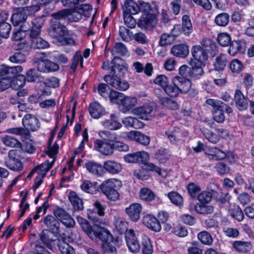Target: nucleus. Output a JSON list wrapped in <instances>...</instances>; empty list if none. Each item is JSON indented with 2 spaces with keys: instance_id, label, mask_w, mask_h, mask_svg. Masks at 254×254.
Wrapping results in <instances>:
<instances>
[{
  "instance_id": "f257e3e1",
  "label": "nucleus",
  "mask_w": 254,
  "mask_h": 254,
  "mask_svg": "<svg viewBox=\"0 0 254 254\" xmlns=\"http://www.w3.org/2000/svg\"><path fill=\"white\" fill-rule=\"evenodd\" d=\"M149 158L148 154L144 151L128 154L125 156V160L128 163H139L140 166L144 170L154 171L160 174L161 169L151 163H147Z\"/></svg>"
},
{
  "instance_id": "f03ea898",
  "label": "nucleus",
  "mask_w": 254,
  "mask_h": 254,
  "mask_svg": "<svg viewBox=\"0 0 254 254\" xmlns=\"http://www.w3.org/2000/svg\"><path fill=\"white\" fill-rule=\"evenodd\" d=\"M23 68L20 65L9 66L0 65V91L7 89L10 85L11 79L21 72Z\"/></svg>"
},
{
  "instance_id": "7ed1b4c3",
  "label": "nucleus",
  "mask_w": 254,
  "mask_h": 254,
  "mask_svg": "<svg viewBox=\"0 0 254 254\" xmlns=\"http://www.w3.org/2000/svg\"><path fill=\"white\" fill-rule=\"evenodd\" d=\"M206 102L208 105L212 107L213 119L218 123H222L225 120L224 110L228 114L231 113L233 112L232 109L229 105L220 100L208 99L206 100Z\"/></svg>"
},
{
  "instance_id": "20e7f679",
  "label": "nucleus",
  "mask_w": 254,
  "mask_h": 254,
  "mask_svg": "<svg viewBox=\"0 0 254 254\" xmlns=\"http://www.w3.org/2000/svg\"><path fill=\"white\" fill-rule=\"evenodd\" d=\"M54 19L55 20L52 22L49 34L57 41L62 43L64 41V37L67 34L68 31L66 27L61 23V20H63L62 18Z\"/></svg>"
},
{
  "instance_id": "39448f33",
  "label": "nucleus",
  "mask_w": 254,
  "mask_h": 254,
  "mask_svg": "<svg viewBox=\"0 0 254 254\" xmlns=\"http://www.w3.org/2000/svg\"><path fill=\"white\" fill-rule=\"evenodd\" d=\"M44 20L42 17H38L31 21L24 22L21 25V30L24 32H29V37L40 36L41 28L44 24Z\"/></svg>"
},
{
  "instance_id": "423d86ee",
  "label": "nucleus",
  "mask_w": 254,
  "mask_h": 254,
  "mask_svg": "<svg viewBox=\"0 0 254 254\" xmlns=\"http://www.w3.org/2000/svg\"><path fill=\"white\" fill-rule=\"evenodd\" d=\"M21 153V150L12 149L8 152V158L4 161L5 166L9 169L14 171L22 170L23 165L18 157Z\"/></svg>"
},
{
  "instance_id": "0eeeda50",
  "label": "nucleus",
  "mask_w": 254,
  "mask_h": 254,
  "mask_svg": "<svg viewBox=\"0 0 254 254\" xmlns=\"http://www.w3.org/2000/svg\"><path fill=\"white\" fill-rule=\"evenodd\" d=\"M95 237H89L92 240L99 239L102 242V244L113 242V236L110 232L107 229L99 227L97 225L93 226V229L91 231Z\"/></svg>"
},
{
  "instance_id": "6e6552de",
  "label": "nucleus",
  "mask_w": 254,
  "mask_h": 254,
  "mask_svg": "<svg viewBox=\"0 0 254 254\" xmlns=\"http://www.w3.org/2000/svg\"><path fill=\"white\" fill-rule=\"evenodd\" d=\"M180 24H176L171 30V34H162L159 40L160 45L161 46H166L171 44L175 40V37L180 34Z\"/></svg>"
},
{
  "instance_id": "1a4fd4ad",
  "label": "nucleus",
  "mask_w": 254,
  "mask_h": 254,
  "mask_svg": "<svg viewBox=\"0 0 254 254\" xmlns=\"http://www.w3.org/2000/svg\"><path fill=\"white\" fill-rule=\"evenodd\" d=\"M54 214L55 217L66 227L70 228L74 226V220L64 209L58 207L54 211Z\"/></svg>"
},
{
  "instance_id": "9d476101",
  "label": "nucleus",
  "mask_w": 254,
  "mask_h": 254,
  "mask_svg": "<svg viewBox=\"0 0 254 254\" xmlns=\"http://www.w3.org/2000/svg\"><path fill=\"white\" fill-rule=\"evenodd\" d=\"M153 111V106L152 105L147 103L133 109L131 113L141 119L148 120L151 117V113Z\"/></svg>"
},
{
  "instance_id": "9b49d317",
  "label": "nucleus",
  "mask_w": 254,
  "mask_h": 254,
  "mask_svg": "<svg viewBox=\"0 0 254 254\" xmlns=\"http://www.w3.org/2000/svg\"><path fill=\"white\" fill-rule=\"evenodd\" d=\"M54 18L67 19L71 22H77L82 18V16L78 11L75 10L72 13L69 9H64L52 14Z\"/></svg>"
},
{
  "instance_id": "f8f14e48",
  "label": "nucleus",
  "mask_w": 254,
  "mask_h": 254,
  "mask_svg": "<svg viewBox=\"0 0 254 254\" xmlns=\"http://www.w3.org/2000/svg\"><path fill=\"white\" fill-rule=\"evenodd\" d=\"M105 81L114 88L120 90H126L129 87V84L125 80H122L117 76L106 75L104 76Z\"/></svg>"
},
{
  "instance_id": "ddd939ff",
  "label": "nucleus",
  "mask_w": 254,
  "mask_h": 254,
  "mask_svg": "<svg viewBox=\"0 0 254 254\" xmlns=\"http://www.w3.org/2000/svg\"><path fill=\"white\" fill-rule=\"evenodd\" d=\"M105 81L114 88L120 90H126L129 87V84L125 80H122L117 76L106 75L104 76Z\"/></svg>"
},
{
  "instance_id": "4468645a",
  "label": "nucleus",
  "mask_w": 254,
  "mask_h": 254,
  "mask_svg": "<svg viewBox=\"0 0 254 254\" xmlns=\"http://www.w3.org/2000/svg\"><path fill=\"white\" fill-rule=\"evenodd\" d=\"M157 21L155 15L150 13H146L141 16L137 25L141 28H153L157 24Z\"/></svg>"
},
{
  "instance_id": "2eb2a0df",
  "label": "nucleus",
  "mask_w": 254,
  "mask_h": 254,
  "mask_svg": "<svg viewBox=\"0 0 254 254\" xmlns=\"http://www.w3.org/2000/svg\"><path fill=\"white\" fill-rule=\"evenodd\" d=\"M111 64V73L112 74V76H123L124 73L127 71L126 66L121 58L115 57L112 61Z\"/></svg>"
},
{
  "instance_id": "dca6fc26",
  "label": "nucleus",
  "mask_w": 254,
  "mask_h": 254,
  "mask_svg": "<svg viewBox=\"0 0 254 254\" xmlns=\"http://www.w3.org/2000/svg\"><path fill=\"white\" fill-rule=\"evenodd\" d=\"M126 240L129 250L132 253L139 251L140 246L135 236L133 230H129L126 233Z\"/></svg>"
},
{
  "instance_id": "f3484780",
  "label": "nucleus",
  "mask_w": 254,
  "mask_h": 254,
  "mask_svg": "<svg viewBox=\"0 0 254 254\" xmlns=\"http://www.w3.org/2000/svg\"><path fill=\"white\" fill-rule=\"evenodd\" d=\"M126 135L125 138L133 140L139 143L140 144L146 146L150 143V139L149 136L144 135L139 131H130L126 133Z\"/></svg>"
},
{
  "instance_id": "a211bd4d",
  "label": "nucleus",
  "mask_w": 254,
  "mask_h": 254,
  "mask_svg": "<svg viewBox=\"0 0 254 254\" xmlns=\"http://www.w3.org/2000/svg\"><path fill=\"white\" fill-rule=\"evenodd\" d=\"M173 82L177 86L180 92L187 93L190 89L191 82L187 78L176 76L173 78Z\"/></svg>"
},
{
  "instance_id": "6ab92c4d",
  "label": "nucleus",
  "mask_w": 254,
  "mask_h": 254,
  "mask_svg": "<svg viewBox=\"0 0 254 254\" xmlns=\"http://www.w3.org/2000/svg\"><path fill=\"white\" fill-rule=\"evenodd\" d=\"M141 210L142 206L138 203H133L125 209L126 213L130 219L134 222L139 219Z\"/></svg>"
},
{
  "instance_id": "aec40b11",
  "label": "nucleus",
  "mask_w": 254,
  "mask_h": 254,
  "mask_svg": "<svg viewBox=\"0 0 254 254\" xmlns=\"http://www.w3.org/2000/svg\"><path fill=\"white\" fill-rule=\"evenodd\" d=\"M143 224L148 228L159 232L161 229V226L158 220L153 215L147 214L143 218Z\"/></svg>"
},
{
  "instance_id": "412c9836",
  "label": "nucleus",
  "mask_w": 254,
  "mask_h": 254,
  "mask_svg": "<svg viewBox=\"0 0 254 254\" xmlns=\"http://www.w3.org/2000/svg\"><path fill=\"white\" fill-rule=\"evenodd\" d=\"M22 124L26 130L35 131L39 127L38 120L31 114L25 115L22 119Z\"/></svg>"
},
{
  "instance_id": "4be33fe9",
  "label": "nucleus",
  "mask_w": 254,
  "mask_h": 254,
  "mask_svg": "<svg viewBox=\"0 0 254 254\" xmlns=\"http://www.w3.org/2000/svg\"><path fill=\"white\" fill-rule=\"evenodd\" d=\"M191 52L194 59L199 62L200 64H202L208 59L206 51L200 46H193L191 48Z\"/></svg>"
},
{
  "instance_id": "5701e85b",
  "label": "nucleus",
  "mask_w": 254,
  "mask_h": 254,
  "mask_svg": "<svg viewBox=\"0 0 254 254\" xmlns=\"http://www.w3.org/2000/svg\"><path fill=\"white\" fill-rule=\"evenodd\" d=\"M95 148L106 155H111L113 153L112 143L105 142L101 140H96L94 142Z\"/></svg>"
},
{
  "instance_id": "b1692460",
  "label": "nucleus",
  "mask_w": 254,
  "mask_h": 254,
  "mask_svg": "<svg viewBox=\"0 0 254 254\" xmlns=\"http://www.w3.org/2000/svg\"><path fill=\"white\" fill-rule=\"evenodd\" d=\"M122 184L121 181L115 179H108L102 183L100 188L103 193H107L115 188H120Z\"/></svg>"
},
{
  "instance_id": "393cba45",
  "label": "nucleus",
  "mask_w": 254,
  "mask_h": 254,
  "mask_svg": "<svg viewBox=\"0 0 254 254\" xmlns=\"http://www.w3.org/2000/svg\"><path fill=\"white\" fill-rule=\"evenodd\" d=\"M59 68V66L58 64L47 59L40 62L38 64V70L44 72L55 71Z\"/></svg>"
},
{
  "instance_id": "a878e982",
  "label": "nucleus",
  "mask_w": 254,
  "mask_h": 254,
  "mask_svg": "<svg viewBox=\"0 0 254 254\" xmlns=\"http://www.w3.org/2000/svg\"><path fill=\"white\" fill-rule=\"evenodd\" d=\"M85 166L89 172L96 176L101 177L105 173L103 166L99 163L90 161L85 163Z\"/></svg>"
},
{
  "instance_id": "bb28decb",
  "label": "nucleus",
  "mask_w": 254,
  "mask_h": 254,
  "mask_svg": "<svg viewBox=\"0 0 254 254\" xmlns=\"http://www.w3.org/2000/svg\"><path fill=\"white\" fill-rule=\"evenodd\" d=\"M171 53L175 56L185 58L189 55V46L184 44L175 45L172 47Z\"/></svg>"
},
{
  "instance_id": "cd10ccee",
  "label": "nucleus",
  "mask_w": 254,
  "mask_h": 254,
  "mask_svg": "<svg viewBox=\"0 0 254 254\" xmlns=\"http://www.w3.org/2000/svg\"><path fill=\"white\" fill-rule=\"evenodd\" d=\"M205 154L209 160H222L226 157V153L217 147L208 148L205 151Z\"/></svg>"
},
{
  "instance_id": "c85d7f7f",
  "label": "nucleus",
  "mask_w": 254,
  "mask_h": 254,
  "mask_svg": "<svg viewBox=\"0 0 254 254\" xmlns=\"http://www.w3.org/2000/svg\"><path fill=\"white\" fill-rule=\"evenodd\" d=\"M44 223L52 233H58L60 223L55 216L47 215L44 218Z\"/></svg>"
},
{
  "instance_id": "c756f323",
  "label": "nucleus",
  "mask_w": 254,
  "mask_h": 254,
  "mask_svg": "<svg viewBox=\"0 0 254 254\" xmlns=\"http://www.w3.org/2000/svg\"><path fill=\"white\" fill-rule=\"evenodd\" d=\"M104 170L112 174H117L120 173L122 170V165L114 160H108L105 161L103 164Z\"/></svg>"
},
{
  "instance_id": "7c9ffc66",
  "label": "nucleus",
  "mask_w": 254,
  "mask_h": 254,
  "mask_svg": "<svg viewBox=\"0 0 254 254\" xmlns=\"http://www.w3.org/2000/svg\"><path fill=\"white\" fill-rule=\"evenodd\" d=\"M234 101L239 110H244L248 107L247 100L240 90L235 91Z\"/></svg>"
},
{
  "instance_id": "2f4dec72",
  "label": "nucleus",
  "mask_w": 254,
  "mask_h": 254,
  "mask_svg": "<svg viewBox=\"0 0 254 254\" xmlns=\"http://www.w3.org/2000/svg\"><path fill=\"white\" fill-rule=\"evenodd\" d=\"M123 13L136 14L139 12L138 4L132 0H126L122 5Z\"/></svg>"
},
{
  "instance_id": "473e14b6",
  "label": "nucleus",
  "mask_w": 254,
  "mask_h": 254,
  "mask_svg": "<svg viewBox=\"0 0 254 254\" xmlns=\"http://www.w3.org/2000/svg\"><path fill=\"white\" fill-rule=\"evenodd\" d=\"M102 125L105 128L110 130H117L120 129L122 126V124L117 120L115 115L113 114L110 115L109 119L103 121Z\"/></svg>"
},
{
  "instance_id": "72a5a7b5",
  "label": "nucleus",
  "mask_w": 254,
  "mask_h": 254,
  "mask_svg": "<svg viewBox=\"0 0 254 254\" xmlns=\"http://www.w3.org/2000/svg\"><path fill=\"white\" fill-rule=\"evenodd\" d=\"M181 31L186 36H189L192 32L193 27L189 15L185 14L182 17Z\"/></svg>"
},
{
  "instance_id": "f704fd0d",
  "label": "nucleus",
  "mask_w": 254,
  "mask_h": 254,
  "mask_svg": "<svg viewBox=\"0 0 254 254\" xmlns=\"http://www.w3.org/2000/svg\"><path fill=\"white\" fill-rule=\"evenodd\" d=\"M29 37L30 39L31 46L33 49H45L49 46L48 42L42 38L40 36Z\"/></svg>"
},
{
  "instance_id": "c9c22d12",
  "label": "nucleus",
  "mask_w": 254,
  "mask_h": 254,
  "mask_svg": "<svg viewBox=\"0 0 254 254\" xmlns=\"http://www.w3.org/2000/svg\"><path fill=\"white\" fill-rule=\"evenodd\" d=\"M89 111L93 118L97 119L104 114L105 111L100 104L97 102H94L90 104Z\"/></svg>"
},
{
  "instance_id": "e433bc0d",
  "label": "nucleus",
  "mask_w": 254,
  "mask_h": 254,
  "mask_svg": "<svg viewBox=\"0 0 254 254\" xmlns=\"http://www.w3.org/2000/svg\"><path fill=\"white\" fill-rule=\"evenodd\" d=\"M123 124L128 127L138 129L143 127V123L138 119L132 117H127L123 121Z\"/></svg>"
},
{
  "instance_id": "4c0bfd02",
  "label": "nucleus",
  "mask_w": 254,
  "mask_h": 254,
  "mask_svg": "<svg viewBox=\"0 0 254 254\" xmlns=\"http://www.w3.org/2000/svg\"><path fill=\"white\" fill-rule=\"evenodd\" d=\"M120 105L123 107L124 112H126L132 109L137 104V99L135 97L126 96L125 95Z\"/></svg>"
},
{
  "instance_id": "58836bf2",
  "label": "nucleus",
  "mask_w": 254,
  "mask_h": 254,
  "mask_svg": "<svg viewBox=\"0 0 254 254\" xmlns=\"http://www.w3.org/2000/svg\"><path fill=\"white\" fill-rule=\"evenodd\" d=\"M68 198L74 210L78 211L83 208L82 200L75 192H70L68 196Z\"/></svg>"
},
{
  "instance_id": "ea45409f",
  "label": "nucleus",
  "mask_w": 254,
  "mask_h": 254,
  "mask_svg": "<svg viewBox=\"0 0 254 254\" xmlns=\"http://www.w3.org/2000/svg\"><path fill=\"white\" fill-rule=\"evenodd\" d=\"M51 233L48 230H44L40 235V240L50 249H52L57 240H53L50 238Z\"/></svg>"
},
{
  "instance_id": "a19ab883",
  "label": "nucleus",
  "mask_w": 254,
  "mask_h": 254,
  "mask_svg": "<svg viewBox=\"0 0 254 254\" xmlns=\"http://www.w3.org/2000/svg\"><path fill=\"white\" fill-rule=\"evenodd\" d=\"M193 205L194 210L198 213L201 214H210L214 211V207L212 205H206L205 203H196V204H191Z\"/></svg>"
},
{
  "instance_id": "79ce46f5",
  "label": "nucleus",
  "mask_w": 254,
  "mask_h": 254,
  "mask_svg": "<svg viewBox=\"0 0 254 254\" xmlns=\"http://www.w3.org/2000/svg\"><path fill=\"white\" fill-rule=\"evenodd\" d=\"M27 13L24 11L22 8L17 12L14 13L12 14L11 17V20L14 25H17L20 23L26 22L25 20L27 18Z\"/></svg>"
},
{
  "instance_id": "37998d69",
  "label": "nucleus",
  "mask_w": 254,
  "mask_h": 254,
  "mask_svg": "<svg viewBox=\"0 0 254 254\" xmlns=\"http://www.w3.org/2000/svg\"><path fill=\"white\" fill-rule=\"evenodd\" d=\"M77 220L82 230L89 236V237H95L94 234L91 232L93 229V226L92 227L88 221L79 216L77 217Z\"/></svg>"
},
{
  "instance_id": "c03bdc74",
  "label": "nucleus",
  "mask_w": 254,
  "mask_h": 254,
  "mask_svg": "<svg viewBox=\"0 0 254 254\" xmlns=\"http://www.w3.org/2000/svg\"><path fill=\"white\" fill-rule=\"evenodd\" d=\"M233 246L236 251L241 253L248 252L252 248V245L250 242L240 241L234 242Z\"/></svg>"
},
{
  "instance_id": "a18cd8bd",
  "label": "nucleus",
  "mask_w": 254,
  "mask_h": 254,
  "mask_svg": "<svg viewBox=\"0 0 254 254\" xmlns=\"http://www.w3.org/2000/svg\"><path fill=\"white\" fill-rule=\"evenodd\" d=\"M62 254H74V250L68 244L65 242L63 239H57L56 243Z\"/></svg>"
},
{
  "instance_id": "49530a36",
  "label": "nucleus",
  "mask_w": 254,
  "mask_h": 254,
  "mask_svg": "<svg viewBox=\"0 0 254 254\" xmlns=\"http://www.w3.org/2000/svg\"><path fill=\"white\" fill-rule=\"evenodd\" d=\"M190 64L192 67L190 68V77L192 79H197L200 78L204 74V71L201 67V65H193L192 62H190Z\"/></svg>"
},
{
  "instance_id": "de8ad7c7",
  "label": "nucleus",
  "mask_w": 254,
  "mask_h": 254,
  "mask_svg": "<svg viewBox=\"0 0 254 254\" xmlns=\"http://www.w3.org/2000/svg\"><path fill=\"white\" fill-rule=\"evenodd\" d=\"M26 79L28 82H42L44 78L36 69H30L26 72Z\"/></svg>"
},
{
  "instance_id": "09e8293b",
  "label": "nucleus",
  "mask_w": 254,
  "mask_h": 254,
  "mask_svg": "<svg viewBox=\"0 0 254 254\" xmlns=\"http://www.w3.org/2000/svg\"><path fill=\"white\" fill-rule=\"evenodd\" d=\"M3 143L7 146L20 148L22 147L21 143L15 138L10 135H5L1 138Z\"/></svg>"
},
{
  "instance_id": "8fccbe9b",
  "label": "nucleus",
  "mask_w": 254,
  "mask_h": 254,
  "mask_svg": "<svg viewBox=\"0 0 254 254\" xmlns=\"http://www.w3.org/2000/svg\"><path fill=\"white\" fill-rule=\"evenodd\" d=\"M42 5L43 4L39 2V0H33L30 5L25 6L23 9L27 15H32L38 11Z\"/></svg>"
},
{
  "instance_id": "3c124183",
  "label": "nucleus",
  "mask_w": 254,
  "mask_h": 254,
  "mask_svg": "<svg viewBox=\"0 0 254 254\" xmlns=\"http://www.w3.org/2000/svg\"><path fill=\"white\" fill-rule=\"evenodd\" d=\"M142 252L143 254H151L153 252V246L150 239L146 236L142 239Z\"/></svg>"
},
{
  "instance_id": "603ef678",
  "label": "nucleus",
  "mask_w": 254,
  "mask_h": 254,
  "mask_svg": "<svg viewBox=\"0 0 254 254\" xmlns=\"http://www.w3.org/2000/svg\"><path fill=\"white\" fill-rule=\"evenodd\" d=\"M55 161V159H53L51 162L48 161H45L44 163L41 164L40 165L37 166L33 169V171H37L39 174L43 173H46L50 169L53 167Z\"/></svg>"
},
{
  "instance_id": "864d4df0",
  "label": "nucleus",
  "mask_w": 254,
  "mask_h": 254,
  "mask_svg": "<svg viewBox=\"0 0 254 254\" xmlns=\"http://www.w3.org/2000/svg\"><path fill=\"white\" fill-rule=\"evenodd\" d=\"M226 63L227 59L225 55L220 54L216 58L213 64L214 69L218 71L223 70L226 66Z\"/></svg>"
},
{
  "instance_id": "5fc2aeb1",
  "label": "nucleus",
  "mask_w": 254,
  "mask_h": 254,
  "mask_svg": "<svg viewBox=\"0 0 254 254\" xmlns=\"http://www.w3.org/2000/svg\"><path fill=\"white\" fill-rule=\"evenodd\" d=\"M167 196L171 202L176 206H181L183 205L182 196L176 191H171L168 193Z\"/></svg>"
},
{
  "instance_id": "6e6d98bb",
  "label": "nucleus",
  "mask_w": 254,
  "mask_h": 254,
  "mask_svg": "<svg viewBox=\"0 0 254 254\" xmlns=\"http://www.w3.org/2000/svg\"><path fill=\"white\" fill-rule=\"evenodd\" d=\"M80 188L83 191L90 194L95 193L97 191L96 184L88 180L84 181L81 185Z\"/></svg>"
},
{
  "instance_id": "4d7b16f0",
  "label": "nucleus",
  "mask_w": 254,
  "mask_h": 254,
  "mask_svg": "<svg viewBox=\"0 0 254 254\" xmlns=\"http://www.w3.org/2000/svg\"><path fill=\"white\" fill-rule=\"evenodd\" d=\"M139 196L143 200L150 201L154 199L155 194L151 190L144 188L140 190Z\"/></svg>"
},
{
  "instance_id": "13d9d810",
  "label": "nucleus",
  "mask_w": 254,
  "mask_h": 254,
  "mask_svg": "<svg viewBox=\"0 0 254 254\" xmlns=\"http://www.w3.org/2000/svg\"><path fill=\"white\" fill-rule=\"evenodd\" d=\"M201 44L206 51H211L215 54L216 51V46L215 43L209 38H204L201 42Z\"/></svg>"
},
{
  "instance_id": "bf43d9fd",
  "label": "nucleus",
  "mask_w": 254,
  "mask_h": 254,
  "mask_svg": "<svg viewBox=\"0 0 254 254\" xmlns=\"http://www.w3.org/2000/svg\"><path fill=\"white\" fill-rule=\"evenodd\" d=\"M11 29V25L4 20L0 21V36L4 38L9 37Z\"/></svg>"
},
{
  "instance_id": "052dcab7",
  "label": "nucleus",
  "mask_w": 254,
  "mask_h": 254,
  "mask_svg": "<svg viewBox=\"0 0 254 254\" xmlns=\"http://www.w3.org/2000/svg\"><path fill=\"white\" fill-rule=\"evenodd\" d=\"M111 53L113 55L115 56L117 55L124 56L127 53V49L124 44L122 43H117L113 48Z\"/></svg>"
},
{
  "instance_id": "680f3d73",
  "label": "nucleus",
  "mask_w": 254,
  "mask_h": 254,
  "mask_svg": "<svg viewBox=\"0 0 254 254\" xmlns=\"http://www.w3.org/2000/svg\"><path fill=\"white\" fill-rule=\"evenodd\" d=\"M189 193L191 197L195 198L200 193L201 189L199 186L194 183H190L187 187Z\"/></svg>"
},
{
  "instance_id": "e2e57ef3",
  "label": "nucleus",
  "mask_w": 254,
  "mask_h": 254,
  "mask_svg": "<svg viewBox=\"0 0 254 254\" xmlns=\"http://www.w3.org/2000/svg\"><path fill=\"white\" fill-rule=\"evenodd\" d=\"M217 42L222 47H227L231 43V38L228 33H221L217 37Z\"/></svg>"
},
{
  "instance_id": "0e129e2a",
  "label": "nucleus",
  "mask_w": 254,
  "mask_h": 254,
  "mask_svg": "<svg viewBox=\"0 0 254 254\" xmlns=\"http://www.w3.org/2000/svg\"><path fill=\"white\" fill-rule=\"evenodd\" d=\"M198 240L203 244L211 245L213 243V239L211 235L206 231H202L197 235Z\"/></svg>"
},
{
  "instance_id": "69168bd1",
  "label": "nucleus",
  "mask_w": 254,
  "mask_h": 254,
  "mask_svg": "<svg viewBox=\"0 0 254 254\" xmlns=\"http://www.w3.org/2000/svg\"><path fill=\"white\" fill-rule=\"evenodd\" d=\"M160 101L163 106L170 109L176 110L179 107L176 102L172 99L167 97L161 98L160 99Z\"/></svg>"
},
{
  "instance_id": "338daca9",
  "label": "nucleus",
  "mask_w": 254,
  "mask_h": 254,
  "mask_svg": "<svg viewBox=\"0 0 254 254\" xmlns=\"http://www.w3.org/2000/svg\"><path fill=\"white\" fill-rule=\"evenodd\" d=\"M119 34L124 41L129 42L132 39V32L124 26H120Z\"/></svg>"
},
{
  "instance_id": "774afa93",
  "label": "nucleus",
  "mask_w": 254,
  "mask_h": 254,
  "mask_svg": "<svg viewBox=\"0 0 254 254\" xmlns=\"http://www.w3.org/2000/svg\"><path fill=\"white\" fill-rule=\"evenodd\" d=\"M229 21V15L226 13H222L217 15L215 18V22L220 26H226Z\"/></svg>"
}]
</instances>
